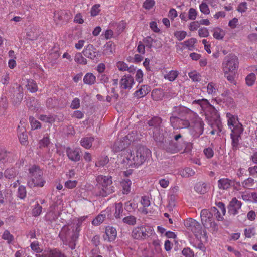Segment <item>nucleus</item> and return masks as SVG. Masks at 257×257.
Returning <instances> with one entry per match:
<instances>
[{"label": "nucleus", "instance_id": "obj_1", "mask_svg": "<svg viewBox=\"0 0 257 257\" xmlns=\"http://www.w3.org/2000/svg\"><path fill=\"white\" fill-rule=\"evenodd\" d=\"M122 157L123 163L126 167L137 168L150 159L151 151L144 146H140L134 152L131 150L124 151Z\"/></svg>", "mask_w": 257, "mask_h": 257}, {"label": "nucleus", "instance_id": "obj_2", "mask_svg": "<svg viewBox=\"0 0 257 257\" xmlns=\"http://www.w3.org/2000/svg\"><path fill=\"white\" fill-rule=\"evenodd\" d=\"M172 112L180 117H188L190 123V127L193 128L198 136L203 133L204 123L196 112L182 105L174 106Z\"/></svg>", "mask_w": 257, "mask_h": 257}, {"label": "nucleus", "instance_id": "obj_3", "mask_svg": "<svg viewBox=\"0 0 257 257\" xmlns=\"http://www.w3.org/2000/svg\"><path fill=\"white\" fill-rule=\"evenodd\" d=\"M96 181L95 191L97 196L105 197L115 192L111 176L100 175L96 177Z\"/></svg>", "mask_w": 257, "mask_h": 257}, {"label": "nucleus", "instance_id": "obj_4", "mask_svg": "<svg viewBox=\"0 0 257 257\" xmlns=\"http://www.w3.org/2000/svg\"><path fill=\"white\" fill-rule=\"evenodd\" d=\"M155 236L156 233L153 227L148 224L136 227L132 232V237L140 241L147 240Z\"/></svg>", "mask_w": 257, "mask_h": 257}, {"label": "nucleus", "instance_id": "obj_5", "mask_svg": "<svg viewBox=\"0 0 257 257\" xmlns=\"http://www.w3.org/2000/svg\"><path fill=\"white\" fill-rule=\"evenodd\" d=\"M30 178L28 181V185L30 188L42 187L46 183L43 177V171L40 167L33 165L29 169Z\"/></svg>", "mask_w": 257, "mask_h": 257}, {"label": "nucleus", "instance_id": "obj_6", "mask_svg": "<svg viewBox=\"0 0 257 257\" xmlns=\"http://www.w3.org/2000/svg\"><path fill=\"white\" fill-rule=\"evenodd\" d=\"M238 59L234 54H229L223 59L222 68L224 74L235 73L238 67Z\"/></svg>", "mask_w": 257, "mask_h": 257}, {"label": "nucleus", "instance_id": "obj_7", "mask_svg": "<svg viewBox=\"0 0 257 257\" xmlns=\"http://www.w3.org/2000/svg\"><path fill=\"white\" fill-rule=\"evenodd\" d=\"M136 134L135 132H132L131 133L117 140L113 145V150L116 152L122 151V156L124 151H126L125 149L131 144V143L136 140Z\"/></svg>", "mask_w": 257, "mask_h": 257}, {"label": "nucleus", "instance_id": "obj_8", "mask_svg": "<svg viewBox=\"0 0 257 257\" xmlns=\"http://www.w3.org/2000/svg\"><path fill=\"white\" fill-rule=\"evenodd\" d=\"M71 224L65 225L60 231L59 237L64 244L67 245L68 243L74 242L79 238V236L75 237V231L73 229L71 228Z\"/></svg>", "mask_w": 257, "mask_h": 257}, {"label": "nucleus", "instance_id": "obj_9", "mask_svg": "<svg viewBox=\"0 0 257 257\" xmlns=\"http://www.w3.org/2000/svg\"><path fill=\"white\" fill-rule=\"evenodd\" d=\"M227 125L230 130L231 133L243 132L244 131L242 124L239 122L237 115H233L230 113H227Z\"/></svg>", "mask_w": 257, "mask_h": 257}, {"label": "nucleus", "instance_id": "obj_10", "mask_svg": "<svg viewBox=\"0 0 257 257\" xmlns=\"http://www.w3.org/2000/svg\"><path fill=\"white\" fill-rule=\"evenodd\" d=\"M184 225L188 230L192 232L197 238H201L203 230L201 224L198 222L190 218L185 221Z\"/></svg>", "mask_w": 257, "mask_h": 257}, {"label": "nucleus", "instance_id": "obj_11", "mask_svg": "<svg viewBox=\"0 0 257 257\" xmlns=\"http://www.w3.org/2000/svg\"><path fill=\"white\" fill-rule=\"evenodd\" d=\"M172 116L170 117V122L174 129L188 128L190 126L188 117H180Z\"/></svg>", "mask_w": 257, "mask_h": 257}, {"label": "nucleus", "instance_id": "obj_12", "mask_svg": "<svg viewBox=\"0 0 257 257\" xmlns=\"http://www.w3.org/2000/svg\"><path fill=\"white\" fill-rule=\"evenodd\" d=\"M185 146L184 142L180 144L179 143L169 141L165 142L163 148L167 153L175 154L182 150Z\"/></svg>", "mask_w": 257, "mask_h": 257}, {"label": "nucleus", "instance_id": "obj_13", "mask_svg": "<svg viewBox=\"0 0 257 257\" xmlns=\"http://www.w3.org/2000/svg\"><path fill=\"white\" fill-rule=\"evenodd\" d=\"M83 55L91 59H94L100 56V52L97 50L93 45H88L83 50Z\"/></svg>", "mask_w": 257, "mask_h": 257}, {"label": "nucleus", "instance_id": "obj_14", "mask_svg": "<svg viewBox=\"0 0 257 257\" xmlns=\"http://www.w3.org/2000/svg\"><path fill=\"white\" fill-rule=\"evenodd\" d=\"M117 237V231L115 227L111 226H106L103 239L109 242L114 241Z\"/></svg>", "mask_w": 257, "mask_h": 257}, {"label": "nucleus", "instance_id": "obj_15", "mask_svg": "<svg viewBox=\"0 0 257 257\" xmlns=\"http://www.w3.org/2000/svg\"><path fill=\"white\" fill-rule=\"evenodd\" d=\"M196 42V38H191L177 45V50L182 51L184 49H187L188 50L192 51L194 49V44Z\"/></svg>", "mask_w": 257, "mask_h": 257}, {"label": "nucleus", "instance_id": "obj_16", "mask_svg": "<svg viewBox=\"0 0 257 257\" xmlns=\"http://www.w3.org/2000/svg\"><path fill=\"white\" fill-rule=\"evenodd\" d=\"M242 203L236 198L232 199L228 207V213L230 215H235L238 213V210L241 208Z\"/></svg>", "mask_w": 257, "mask_h": 257}, {"label": "nucleus", "instance_id": "obj_17", "mask_svg": "<svg viewBox=\"0 0 257 257\" xmlns=\"http://www.w3.org/2000/svg\"><path fill=\"white\" fill-rule=\"evenodd\" d=\"M113 207H108L104 211L98 215L92 221V224L94 226H98L100 225L105 220L106 214H108V216L111 215V212Z\"/></svg>", "mask_w": 257, "mask_h": 257}, {"label": "nucleus", "instance_id": "obj_18", "mask_svg": "<svg viewBox=\"0 0 257 257\" xmlns=\"http://www.w3.org/2000/svg\"><path fill=\"white\" fill-rule=\"evenodd\" d=\"M219 210L215 207L211 208V211L214 213V215L217 220L222 221L223 219V216L225 215L226 213V209L224 204L222 202H219L217 204Z\"/></svg>", "mask_w": 257, "mask_h": 257}, {"label": "nucleus", "instance_id": "obj_19", "mask_svg": "<svg viewBox=\"0 0 257 257\" xmlns=\"http://www.w3.org/2000/svg\"><path fill=\"white\" fill-rule=\"evenodd\" d=\"M66 152L68 157L71 161L77 162L80 160V150L79 148L68 147L66 148Z\"/></svg>", "mask_w": 257, "mask_h": 257}, {"label": "nucleus", "instance_id": "obj_20", "mask_svg": "<svg viewBox=\"0 0 257 257\" xmlns=\"http://www.w3.org/2000/svg\"><path fill=\"white\" fill-rule=\"evenodd\" d=\"M134 83V80L132 76L124 75L120 81V87L123 89L130 90L133 87Z\"/></svg>", "mask_w": 257, "mask_h": 257}, {"label": "nucleus", "instance_id": "obj_21", "mask_svg": "<svg viewBox=\"0 0 257 257\" xmlns=\"http://www.w3.org/2000/svg\"><path fill=\"white\" fill-rule=\"evenodd\" d=\"M201 221L203 225L206 227L211 226L212 220V214L207 209H203L200 214Z\"/></svg>", "mask_w": 257, "mask_h": 257}, {"label": "nucleus", "instance_id": "obj_22", "mask_svg": "<svg viewBox=\"0 0 257 257\" xmlns=\"http://www.w3.org/2000/svg\"><path fill=\"white\" fill-rule=\"evenodd\" d=\"M43 257H66L59 249L57 248L50 249L44 251Z\"/></svg>", "mask_w": 257, "mask_h": 257}, {"label": "nucleus", "instance_id": "obj_23", "mask_svg": "<svg viewBox=\"0 0 257 257\" xmlns=\"http://www.w3.org/2000/svg\"><path fill=\"white\" fill-rule=\"evenodd\" d=\"M87 216H82L77 218L76 223H74L71 224V228L73 229L75 231V234L74 235L75 237L77 236H79V233L81 230V227L82 223L85 221Z\"/></svg>", "mask_w": 257, "mask_h": 257}, {"label": "nucleus", "instance_id": "obj_24", "mask_svg": "<svg viewBox=\"0 0 257 257\" xmlns=\"http://www.w3.org/2000/svg\"><path fill=\"white\" fill-rule=\"evenodd\" d=\"M243 132L231 133V145L233 150H236L239 148V140L241 139V135Z\"/></svg>", "mask_w": 257, "mask_h": 257}, {"label": "nucleus", "instance_id": "obj_25", "mask_svg": "<svg viewBox=\"0 0 257 257\" xmlns=\"http://www.w3.org/2000/svg\"><path fill=\"white\" fill-rule=\"evenodd\" d=\"M12 153L6 150H0V163L5 164L13 161L12 158Z\"/></svg>", "mask_w": 257, "mask_h": 257}, {"label": "nucleus", "instance_id": "obj_26", "mask_svg": "<svg viewBox=\"0 0 257 257\" xmlns=\"http://www.w3.org/2000/svg\"><path fill=\"white\" fill-rule=\"evenodd\" d=\"M209 186L204 182H199L197 183L194 187L195 191L200 194H204L208 191Z\"/></svg>", "mask_w": 257, "mask_h": 257}, {"label": "nucleus", "instance_id": "obj_27", "mask_svg": "<svg viewBox=\"0 0 257 257\" xmlns=\"http://www.w3.org/2000/svg\"><path fill=\"white\" fill-rule=\"evenodd\" d=\"M232 181L228 178H221L218 181V186L220 189L227 190L229 188Z\"/></svg>", "mask_w": 257, "mask_h": 257}, {"label": "nucleus", "instance_id": "obj_28", "mask_svg": "<svg viewBox=\"0 0 257 257\" xmlns=\"http://www.w3.org/2000/svg\"><path fill=\"white\" fill-rule=\"evenodd\" d=\"M115 51V45L112 41H109L104 46L103 53L110 55L113 54Z\"/></svg>", "mask_w": 257, "mask_h": 257}, {"label": "nucleus", "instance_id": "obj_29", "mask_svg": "<svg viewBox=\"0 0 257 257\" xmlns=\"http://www.w3.org/2000/svg\"><path fill=\"white\" fill-rule=\"evenodd\" d=\"M131 185L132 182L128 179H123L120 182V186L123 194H128L130 192Z\"/></svg>", "mask_w": 257, "mask_h": 257}, {"label": "nucleus", "instance_id": "obj_30", "mask_svg": "<svg viewBox=\"0 0 257 257\" xmlns=\"http://www.w3.org/2000/svg\"><path fill=\"white\" fill-rule=\"evenodd\" d=\"M150 91V87L145 85H142L139 90L135 91V95L138 98H141L146 95Z\"/></svg>", "mask_w": 257, "mask_h": 257}, {"label": "nucleus", "instance_id": "obj_31", "mask_svg": "<svg viewBox=\"0 0 257 257\" xmlns=\"http://www.w3.org/2000/svg\"><path fill=\"white\" fill-rule=\"evenodd\" d=\"M206 89L208 94L215 96L218 90V85L214 82H210L207 84Z\"/></svg>", "mask_w": 257, "mask_h": 257}, {"label": "nucleus", "instance_id": "obj_32", "mask_svg": "<svg viewBox=\"0 0 257 257\" xmlns=\"http://www.w3.org/2000/svg\"><path fill=\"white\" fill-rule=\"evenodd\" d=\"M162 123V119L159 117H154L150 120L148 123L149 126H153L152 129H155L156 131L159 130V127H160V124Z\"/></svg>", "mask_w": 257, "mask_h": 257}, {"label": "nucleus", "instance_id": "obj_33", "mask_svg": "<svg viewBox=\"0 0 257 257\" xmlns=\"http://www.w3.org/2000/svg\"><path fill=\"white\" fill-rule=\"evenodd\" d=\"M18 138L20 143L23 145H27L28 144V136L24 128L19 131Z\"/></svg>", "mask_w": 257, "mask_h": 257}, {"label": "nucleus", "instance_id": "obj_34", "mask_svg": "<svg viewBox=\"0 0 257 257\" xmlns=\"http://www.w3.org/2000/svg\"><path fill=\"white\" fill-rule=\"evenodd\" d=\"M26 87L27 89L32 93L36 92L38 90V86L36 82L33 79H27Z\"/></svg>", "mask_w": 257, "mask_h": 257}, {"label": "nucleus", "instance_id": "obj_35", "mask_svg": "<svg viewBox=\"0 0 257 257\" xmlns=\"http://www.w3.org/2000/svg\"><path fill=\"white\" fill-rule=\"evenodd\" d=\"M61 209L57 210L56 212L53 211L52 210L48 212L46 215V219L51 222L56 220L59 215Z\"/></svg>", "mask_w": 257, "mask_h": 257}, {"label": "nucleus", "instance_id": "obj_36", "mask_svg": "<svg viewBox=\"0 0 257 257\" xmlns=\"http://www.w3.org/2000/svg\"><path fill=\"white\" fill-rule=\"evenodd\" d=\"M151 239H152V245L155 251L158 253H160L162 251L161 241L158 238L157 235L156 234L155 237Z\"/></svg>", "mask_w": 257, "mask_h": 257}, {"label": "nucleus", "instance_id": "obj_37", "mask_svg": "<svg viewBox=\"0 0 257 257\" xmlns=\"http://www.w3.org/2000/svg\"><path fill=\"white\" fill-rule=\"evenodd\" d=\"M179 174L183 177H189L194 175L195 172L191 168L186 167L181 169L179 171Z\"/></svg>", "mask_w": 257, "mask_h": 257}, {"label": "nucleus", "instance_id": "obj_38", "mask_svg": "<svg viewBox=\"0 0 257 257\" xmlns=\"http://www.w3.org/2000/svg\"><path fill=\"white\" fill-rule=\"evenodd\" d=\"M94 139L92 137H85L81 140L80 144L85 148L89 149L92 146Z\"/></svg>", "mask_w": 257, "mask_h": 257}, {"label": "nucleus", "instance_id": "obj_39", "mask_svg": "<svg viewBox=\"0 0 257 257\" xmlns=\"http://www.w3.org/2000/svg\"><path fill=\"white\" fill-rule=\"evenodd\" d=\"M159 130L156 131L155 129H152L153 136L154 140L157 142H162L164 139V134L163 130L159 127Z\"/></svg>", "mask_w": 257, "mask_h": 257}, {"label": "nucleus", "instance_id": "obj_40", "mask_svg": "<svg viewBox=\"0 0 257 257\" xmlns=\"http://www.w3.org/2000/svg\"><path fill=\"white\" fill-rule=\"evenodd\" d=\"M123 212V204L121 202L115 204V212L114 215L116 219L120 218Z\"/></svg>", "mask_w": 257, "mask_h": 257}, {"label": "nucleus", "instance_id": "obj_41", "mask_svg": "<svg viewBox=\"0 0 257 257\" xmlns=\"http://www.w3.org/2000/svg\"><path fill=\"white\" fill-rule=\"evenodd\" d=\"M96 81V77L92 73H87L84 77L83 82L85 84L92 85Z\"/></svg>", "mask_w": 257, "mask_h": 257}, {"label": "nucleus", "instance_id": "obj_42", "mask_svg": "<svg viewBox=\"0 0 257 257\" xmlns=\"http://www.w3.org/2000/svg\"><path fill=\"white\" fill-rule=\"evenodd\" d=\"M151 95L153 99L155 101L160 100L162 99L164 97V94L160 89L153 90L152 92Z\"/></svg>", "mask_w": 257, "mask_h": 257}, {"label": "nucleus", "instance_id": "obj_43", "mask_svg": "<svg viewBox=\"0 0 257 257\" xmlns=\"http://www.w3.org/2000/svg\"><path fill=\"white\" fill-rule=\"evenodd\" d=\"M179 72L177 70H171L164 75V78L169 81H173L178 77Z\"/></svg>", "mask_w": 257, "mask_h": 257}, {"label": "nucleus", "instance_id": "obj_44", "mask_svg": "<svg viewBox=\"0 0 257 257\" xmlns=\"http://www.w3.org/2000/svg\"><path fill=\"white\" fill-rule=\"evenodd\" d=\"M225 35V32L219 28H214L213 30V36L214 38L218 40H221Z\"/></svg>", "mask_w": 257, "mask_h": 257}, {"label": "nucleus", "instance_id": "obj_45", "mask_svg": "<svg viewBox=\"0 0 257 257\" xmlns=\"http://www.w3.org/2000/svg\"><path fill=\"white\" fill-rule=\"evenodd\" d=\"M38 119L42 121L49 123H52L55 121V118L52 115L41 114L39 115Z\"/></svg>", "mask_w": 257, "mask_h": 257}, {"label": "nucleus", "instance_id": "obj_46", "mask_svg": "<svg viewBox=\"0 0 257 257\" xmlns=\"http://www.w3.org/2000/svg\"><path fill=\"white\" fill-rule=\"evenodd\" d=\"M17 173L15 168H8L4 171L5 177L9 179L14 178Z\"/></svg>", "mask_w": 257, "mask_h": 257}, {"label": "nucleus", "instance_id": "obj_47", "mask_svg": "<svg viewBox=\"0 0 257 257\" xmlns=\"http://www.w3.org/2000/svg\"><path fill=\"white\" fill-rule=\"evenodd\" d=\"M50 143V138L48 135L44 136L43 138L39 141V147L40 148L47 147Z\"/></svg>", "mask_w": 257, "mask_h": 257}, {"label": "nucleus", "instance_id": "obj_48", "mask_svg": "<svg viewBox=\"0 0 257 257\" xmlns=\"http://www.w3.org/2000/svg\"><path fill=\"white\" fill-rule=\"evenodd\" d=\"M2 238L6 240L9 244H12L14 239V236L7 230L4 232L2 235Z\"/></svg>", "mask_w": 257, "mask_h": 257}, {"label": "nucleus", "instance_id": "obj_49", "mask_svg": "<svg viewBox=\"0 0 257 257\" xmlns=\"http://www.w3.org/2000/svg\"><path fill=\"white\" fill-rule=\"evenodd\" d=\"M74 60L76 63L82 65H86L87 63L86 58H85L80 53H77L75 54Z\"/></svg>", "mask_w": 257, "mask_h": 257}, {"label": "nucleus", "instance_id": "obj_50", "mask_svg": "<svg viewBox=\"0 0 257 257\" xmlns=\"http://www.w3.org/2000/svg\"><path fill=\"white\" fill-rule=\"evenodd\" d=\"M244 235L246 237L250 238L253 237L256 233V229L253 227L246 228L244 231Z\"/></svg>", "mask_w": 257, "mask_h": 257}, {"label": "nucleus", "instance_id": "obj_51", "mask_svg": "<svg viewBox=\"0 0 257 257\" xmlns=\"http://www.w3.org/2000/svg\"><path fill=\"white\" fill-rule=\"evenodd\" d=\"M206 0H203L199 6V9L201 13L208 15L210 13L209 7L206 2Z\"/></svg>", "mask_w": 257, "mask_h": 257}, {"label": "nucleus", "instance_id": "obj_52", "mask_svg": "<svg viewBox=\"0 0 257 257\" xmlns=\"http://www.w3.org/2000/svg\"><path fill=\"white\" fill-rule=\"evenodd\" d=\"M256 76L255 74L253 73H251L249 74H248L246 77V83L248 86H251L254 84Z\"/></svg>", "mask_w": 257, "mask_h": 257}, {"label": "nucleus", "instance_id": "obj_53", "mask_svg": "<svg viewBox=\"0 0 257 257\" xmlns=\"http://www.w3.org/2000/svg\"><path fill=\"white\" fill-rule=\"evenodd\" d=\"M189 78L194 82H198L201 80V76L196 71H193L188 73Z\"/></svg>", "mask_w": 257, "mask_h": 257}, {"label": "nucleus", "instance_id": "obj_54", "mask_svg": "<svg viewBox=\"0 0 257 257\" xmlns=\"http://www.w3.org/2000/svg\"><path fill=\"white\" fill-rule=\"evenodd\" d=\"M29 120L32 129L36 130L41 127L40 122L37 120L34 117L30 116Z\"/></svg>", "mask_w": 257, "mask_h": 257}, {"label": "nucleus", "instance_id": "obj_55", "mask_svg": "<svg viewBox=\"0 0 257 257\" xmlns=\"http://www.w3.org/2000/svg\"><path fill=\"white\" fill-rule=\"evenodd\" d=\"M100 5L99 4H95L93 5L90 10V15L92 17H95L97 16L100 12Z\"/></svg>", "mask_w": 257, "mask_h": 257}, {"label": "nucleus", "instance_id": "obj_56", "mask_svg": "<svg viewBox=\"0 0 257 257\" xmlns=\"http://www.w3.org/2000/svg\"><path fill=\"white\" fill-rule=\"evenodd\" d=\"M174 35L178 41H182L187 36V32L185 31H176L174 32Z\"/></svg>", "mask_w": 257, "mask_h": 257}, {"label": "nucleus", "instance_id": "obj_57", "mask_svg": "<svg viewBox=\"0 0 257 257\" xmlns=\"http://www.w3.org/2000/svg\"><path fill=\"white\" fill-rule=\"evenodd\" d=\"M215 127L214 128L213 125H211V127L213 128L212 130H211L210 132V134L213 135L215 134H218L221 131V124L219 120H216V122Z\"/></svg>", "mask_w": 257, "mask_h": 257}, {"label": "nucleus", "instance_id": "obj_58", "mask_svg": "<svg viewBox=\"0 0 257 257\" xmlns=\"http://www.w3.org/2000/svg\"><path fill=\"white\" fill-rule=\"evenodd\" d=\"M108 162L109 159L107 156L102 157L95 163V166L97 167H103L106 165Z\"/></svg>", "mask_w": 257, "mask_h": 257}, {"label": "nucleus", "instance_id": "obj_59", "mask_svg": "<svg viewBox=\"0 0 257 257\" xmlns=\"http://www.w3.org/2000/svg\"><path fill=\"white\" fill-rule=\"evenodd\" d=\"M235 74L236 72H235V73L229 72L227 73V74H224V76L230 83L233 85H236V81L235 80Z\"/></svg>", "mask_w": 257, "mask_h": 257}, {"label": "nucleus", "instance_id": "obj_60", "mask_svg": "<svg viewBox=\"0 0 257 257\" xmlns=\"http://www.w3.org/2000/svg\"><path fill=\"white\" fill-rule=\"evenodd\" d=\"M123 222L129 225H133L136 223V218L134 216H128L123 219Z\"/></svg>", "mask_w": 257, "mask_h": 257}, {"label": "nucleus", "instance_id": "obj_61", "mask_svg": "<svg viewBox=\"0 0 257 257\" xmlns=\"http://www.w3.org/2000/svg\"><path fill=\"white\" fill-rule=\"evenodd\" d=\"M252 197V193H249L248 192H242L241 196H238V198H241L245 201H251Z\"/></svg>", "mask_w": 257, "mask_h": 257}, {"label": "nucleus", "instance_id": "obj_62", "mask_svg": "<svg viewBox=\"0 0 257 257\" xmlns=\"http://www.w3.org/2000/svg\"><path fill=\"white\" fill-rule=\"evenodd\" d=\"M26 194L27 192L25 187L23 186H19L18 192V197L20 199H23L26 197Z\"/></svg>", "mask_w": 257, "mask_h": 257}, {"label": "nucleus", "instance_id": "obj_63", "mask_svg": "<svg viewBox=\"0 0 257 257\" xmlns=\"http://www.w3.org/2000/svg\"><path fill=\"white\" fill-rule=\"evenodd\" d=\"M182 254L185 257H194V253L189 247L184 248L182 251Z\"/></svg>", "mask_w": 257, "mask_h": 257}, {"label": "nucleus", "instance_id": "obj_64", "mask_svg": "<svg viewBox=\"0 0 257 257\" xmlns=\"http://www.w3.org/2000/svg\"><path fill=\"white\" fill-rule=\"evenodd\" d=\"M74 22L79 24H82L84 22L82 13H77L74 16Z\"/></svg>", "mask_w": 257, "mask_h": 257}]
</instances>
